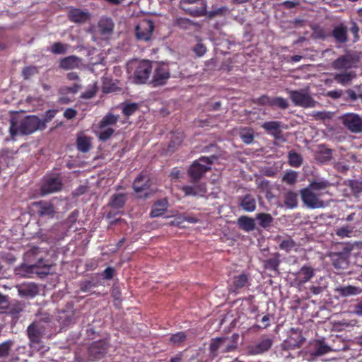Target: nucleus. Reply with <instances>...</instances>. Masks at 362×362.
Instances as JSON below:
<instances>
[{
	"label": "nucleus",
	"mask_w": 362,
	"mask_h": 362,
	"mask_svg": "<svg viewBox=\"0 0 362 362\" xmlns=\"http://www.w3.org/2000/svg\"><path fill=\"white\" fill-rule=\"evenodd\" d=\"M45 129V125L41 119L35 115H28L17 120L12 118L10 121L9 133L13 139L18 135H29L37 129Z\"/></svg>",
	"instance_id": "1"
},
{
	"label": "nucleus",
	"mask_w": 362,
	"mask_h": 362,
	"mask_svg": "<svg viewBox=\"0 0 362 362\" xmlns=\"http://www.w3.org/2000/svg\"><path fill=\"white\" fill-rule=\"evenodd\" d=\"M217 158L215 156L210 157L201 156L194 160L188 169V175L192 183L198 182L204 175L211 170V165Z\"/></svg>",
	"instance_id": "2"
},
{
	"label": "nucleus",
	"mask_w": 362,
	"mask_h": 362,
	"mask_svg": "<svg viewBox=\"0 0 362 362\" xmlns=\"http://www.w3.org/2000/svg\"><path fill=\"white\" fill-rule=\"evenodd\" d=\"M289 98L295 106L303 108L315 107L317 104L308 89L292 90L288 91Z\"/></svg>",
	"instance_id": "3"
},
{
	"label": "nucleus",
	"mask_w": 362,
	"mask_h": 362,
	"mask_svg": "<svg viewBox=\"0 0 362 362\" xmlns=\"http://www.w3.org/2000/svg\"><path fill=\"white\" fill-rule=\"evenodd\" d=\"M300 194L303 203L309 209H320L326 206L325 202L320 199L322 193H315L308 187L301 189Z\"/></svg>",
	"instance_id": "4"
},
{
	"label": "nucleus",
	"mask_w": 362,
	"mask_h": 362,
	"mask_svg": "<svg viewBox=\"0 0 362 362\" xmlns=\"http://www.w3.org/2000/svg\"><path fill=\"white\" fill-rule=\"evenodd\" d=\"M50 265L45 264L42 258H39L35 264L28 265L23 264L18 269V274L27 276L31 274H36L40 277H44L49 273Z\"/></svg>",
	"instance_id": "5"
},
{
	"label": "nucleus",
	"mask_w": 362,
	"mask_h": 362,
	"mask_svg": "<svg viewBox=\"0 0 362 362\" xmlns=\"http://www.w3.org/2000/svg\"><path fill=\"white\" fill-rule=\"evenodd\" d=\"M152 74V64L149 60L137 62L132 75L133 81L136 84L146 83Z\"/></svg>",
	"instance_id": "6"
},
{
	"label": "nucleus",
	"mask_w": 362,
	"mask_h": 362,
	"mask_svg": "<svg viewBox=\"0 0 362 362\" xmlns=\"http://www.w3.org/2000/svg\"><path fill=\"white\" fill-rule=\"evenodd\" d=\"M170 78V70L168 64L160 63L155 68L152 78L148 83L152 87H158L164 86L167 83Z\"/></svg>",
	"instance_id": "7"
},
{
	"label": "nucleus",
	"mask_w": 362,
	"mask_h": 362,
	"mask_svg": "<svg viewBox=\"0 0 362 362\" xmlns=\"http://www.w3.org/2000/svg\"><path fill=\"white\" fill-rule=\"evenodd\" d=\"M352 246L346 245L339 252H332L329 255L332 264L336 269H345L349 266V259L350 257Z\"/></svg>",
	"instance_id": "8"
},
{
	"label": "nucleus",
	"mask_w": 362,
	"mask_h": 362,
	"mask_svg": "<svg viewBox=\"0 0 362 362\" xmlns=\"http://www.w3.org/2000/svg\"><path fill=\"white\" fill-rule=\"evenodd\" d=\"M341 124L352 133L362 132V117L356 113H345L339 117Z\"/></svg>",
	"instance_id": "9"
},
{
	"label": "nucleus",
	"mask_w": 362,
	"mask_h": 362,
	"mask_svg": "<svg viewBox=\"0 0 362 362\" xmlns=\"http://www.w3.org/2000/svg\"><path fill=\"white\" fill-rule=\"evenodd\" d=\"M187 14L193 17L207 16L209 18H213L217 16H222L227 11L225 6L213 9L210 11L206 10V3L202 2V6L196 8H183Z\"/></svg>",
	"instance_id": "10"
},
{
	"label": "nucleus",
	"mask_w": 362,
	"mask_h": 362,
	"mask_svg": "<svg viewBox=\"0 0 362 362\" xmlns=\"http://www.w3.org/2000/svg\"><path fill=\"white\" fill-rule=\"evenodd\" d=\"M154 23L151 20H141L135 28V35L137 40L148 42L151 39L154 30Z\"/></svg>",
	"instance_id": "11"
},
{
	"label": "nucleus",
	"mask_w": 362,
	"mask_h": 362,
	"mask_svg": "<svg viewBox=\"0 0 362 362\" xmlns=\"http://www.w3.org/2000/svg\"><path fill=\"white\" fill-rule=\"evenodd\" d=\"M31 205L33 211L42 218H53L57 213L54 204L48 201L35 202Z\"/></svg>",
	"instance_id": "12"
},
{
	"label": "nucleus",
	"mask_w": 362,
	"mask_h": 362,
	"mask_svg": "<svg viewBox=\"0 0 362 362\" xmlns=\"http://www.w3.org/2000/svg\"><path fill=\"white\" fill-rule=\"evenodd\" d=\"M358 62V58L354 54L348 52L339 57L332 64L335 70H347L356 67Z\"/></svg>",
	"instance_id": "13"
},
{
	"label": "nucleus",
	"mask_w": 362,
	"mask_h": 362,
	"mask_svg": "<svg viewBox=\"0 0 362 362\" xmlns=\"http://www.w3.org/2000/svg\"><path fill=\"white\" fill-rule=\"evenodd\" d=\"M264 131L272 135L274 139V144L277 145L276 141H281L283 142L286 141V139L284 137L282 134V122L280 121H269L264 122L261 126Z\"/></svg>",
	"instance_id": "14"
},
{
	"label": "nucleus",
	"mask_w": 362,
	"mask_h": 362,
	"mask_svg": "<svg viewBox=\"0 0 362 362\" xmlns=\"http://www.w3.org/2000/svg\"><path fill=\"white\" fill-rule=\"evenodd\" d=\"M274 340L267 335H262L257 343L248 346L250 355H260L268 351L272 346Z\"/></svg>",
	"instance_id": "15"
},
{
	"label": "nucleus",
	"mask_w": 362,
	"mask_h": 362,
	"mask_svg": "<svg viewBox=\"0 0 362 362\" xmlns=\"http://www.w3.org/2000/svg\"><path fill=\"white\" fill-rule=\"evenodd\" d=\"M62 188V182L59 176H49L45 178L40 191L42 195L59 192Z\"/></svg>",
	"instance_id": "16"
},
{
	"label": "nucleus",
	"mask_w": 362,
	"mask_h": 362,
	"mask_svg": "<svg viewBox=\"0 0 362 362\" xmlns=\"http://www.w3.org/2000/svg\"><path fill=\"white\" fill-rule=\"evenodd\" d=\"M311 349L309 351L313 359L325 355L332 351V348L326 342L324 338L316 339L310 343Z\"/></svg>",
	"instance_id": "17"
},
{
	"label": "nucleus",
	"mask_w": 362,
	"mask_h": 362,
	"mask_svg": "<svg viewBox=\"0 0 362 362\" xmlns=\"http://www.w3.org/2000/svg\"><path fill=\"white\" fill-rule=\"evenodd\" d=\"M109 348L107 342L105 340L93 341L88 348V353L93 360L102 358L107 354Z\"/></svg>",
	"instance_id": "18"
},
{
	"label": "nucleus",
	"mask_w": 362,
	"mask_h": 362,
	"mask_svg": "<svg viewBox=\"0 0 362 362\" xmlns=\"http://www.w3.org/2000/svg\"><path fill=\"white\" fill-rule=\"evenodd\" d=\"M43 327L38 322L31 323L27 328V335L31 344H39L43 335Z\"/></svg>",
	"instance_id": "19"
},
{
	"label": "nucleus",
	"mask_w": 362,
	"mask_h": 362,
	"mask_svg": "<svg viewBox=\"0 0 362 362\" xmlns=\"http://www.w3.org/2000/svg\"><path fill=\"white\" fill-rule=\"evenodd\" d=\"M192 184V185H184L181 187L185 196L204 197L207 192L206 184L197 182Z\"/></svg>",
	"instance_id": "20"
},
{
	"label": "nucleus",
	"mask_w": 362,
	"mask_h": 362,
	"mask_svg": "<svg viewBox=\"0 0 362 362\" xmlns=\"http://www.w3.org/2000/svg\"><path fill=\"white\" fill-rule=\"evenodd\" d=\"M227 341L228 338L225 337L211 339L209 345V356L211 358L214 359L218 356L219 349H221V352L222 353V350L227 344Z\"/></svg>",
	"instance_id": "21"
},
{
	"label": "nucleus",
	"mask_w": 362,
	"mask_h": 362,
	"mask_svg": "<svg viewBox=\"0 0 362 362\" xmlns=\"http://www.w3.org/2000/svg\"><path fill=\"white\" fill-rule=\"evenodd\" d=\"M275 240L279 243V248L286 253L297 250V243L290 236L284 238L281 235H277Z\"/></svg>",
	"instance_id": "22"
},
{
	"label": "nucleus",
	"mask_w": 362,
	"mask_h": 362,
	"mask_svg": "<svg viewBox=\"0 0 362 362\" xmlns=\"http://www.w3.org/2000/svg\"><path fill=\"white\" fill-rule=\"evenodd\" d=\"M20 296L33 298L39 293V288L35 283H23L18 286Z\"/></svg>",
	"instance_id": "23"
},
{
	"label": "nucleus",
	"mask_w": 362,
	"mask_h": 362,
	"mask_svg": "<svg viewBox=\"0 0 362 362\" xmlns=\"http://www.w3.org/2000/svg\"><path fill=\"white\" fill-rule=\"evenodd\" d=\"M249 277L250 275L246 273H242L233 276V283L231 285V291L234 293H238L241 288L249 286Z\"/></svg>",
	"instance_id": "24"
},
{
	"label": "nucleus",
	"mask_w": 362,
	"mask_h": 362,
	"mask_svg": "<svg viewBox=\"0 0 362 362\" xmlns=\"http://www.w3.org/2000/svg\"><path fill=\"white\" fill-rule=\"evenodd\" d=\"M331 36L339 44L346 43L348 41V29L344 23H340L334 27L332 31Z\"/></svg>",
	"instance_id": "25"
},
{
	"label": "nucleus",
	"mask_w": 362,
	"mask_h": 362,
	"mask_svg": "<svg viewBox=\"0 0 362 362\" xmlns=\"http://www.w3.org/2000/svg\"><path fill=\"white\" fill-rule=\"evenodd\" d=\"M291 332L293 334H297V337H290L287 340L284 341L287 349L294 350L301 347L305 341V338L301 334V333L298 334V330L294 328H292Z\"/></svg>",
	"instance_id": "26"
},
{
	"label": "nucleus",
	"mask_w": 362,
	"mask_h": 362,
	"mask_svg": "<svg viewBox=\"0 0 362 362\" xmlns=\"http://www.w3.org/2000/svg\"><path fill=\"white\" fill-rule=\"evenodd\" d=\"M68 18L71 22L83 23L90 18V14L80 8H72L68 13Z\"/></svg>",
	"instance_id": "27"
},
{
	"label": "nucleus",
	"mask_w": 362,
	"mask_h": 362,
	"mask_svg": "<svg viewBox=\"0 0 362 362\" xmlns=\"http://www.w3.org/2000/svg\"><path fill=\"white\" fill-rule=\"evenodd\" d=\"M280 255L278 252L274 253V257L268 258L263 261V267L266 270L274 272L275 275H279V265L281 263L279 259Z\"/></svg>",
	"instance_id": "28"
},
{
	"label": "nucleus",
	"mask_w": 362,
	"mask_h": 362,
	"mask_svg": "<svg viewBox=\"0 0 362 362\" xmlns=\"http://www.w3.org/2000/svg\"><path fill=\"white\" fill-rule=\"evenodd\" d=\"M80 59L74 55L68 56L61 59L59 62V67L64 70H70L79 66Z\"/></svg>",
	"instance_id": "29"
},
{
	"label": "nucleus",
	"mask_w": 362,
	"mask_h": 362,
	"mask_svg": "<svg viewBox=\"0 0 362 362\" xmlns=\"http://www.w3.org/2000/svg\"><path fill=\"white\" fill-rule=\"evenodd\" d=\"M239 206L247 212H253L256 209V199L250 194L239 199Z\"/></svg>",
	"instance_id": "30"
},
{
	"label": "nucleus",
	"mask_w": 362,
	"mask_h": 362,
	"mask_svg": "<svg viewBox=\"0 0 362 362\" xmlns=\"http://www.w3.org/2000/svg\"><path fill=\"white\" fill-rule=\"evenodd\" d=\"M151 180L146 175L141 173L134 181L133 188L136 192H141L150 187Z\"/></svg>",
	"instance_id": "31"
},
{
	"label": "nucleus",
	"mask_w": 362,
	"mask_h": 362,
	"mask_svg": "<svg viewBox=\"0 0 362 362\" xmlns=\"http://www.w3.org/2000/svg\"><path fill=\"white\" fill-rule=\"evenodd\" d=\"M168 207V202L166 199L158 200L153 206L150 213L151 217H158L164 214Z\"/></svg>",
	"instance_id": "32"
},
{
	"label": "nucleus",
	"mask_w": 362,
	"mask_h": 362,
	"mask_svg": "<svg viewBox=\"0 0 362 362\" xmlns=\"http://www.w3.org/2000/svg\"><path fill=\"white\" fill-rule=\"evenodd\" d=\"M238 227L245 232H250L255 229V219L247 216H241L238 218Z\"/></svg>",
	"instance_id": "33"
},
{
	"label": "nucleus",
	"mask_w": 362,
	"mask_h": 362,
	"mask_svg": "<svg viewBox=\"0 0 362 362\" xmlns=\"http://www.w3.org/2000/svg\"><path fill=\"white\" fill-rule=\"evenodd\" d=\"M336 291L341 297H349L360 294L362 292V289L358 286L349 285L347 286L338 287L337 288Z\"/></svg>",
	"instance_id": "34"
},
{
	"label": "nucleus",
	"mask_w": 362,
	"mask_h": 362,
	"mask_svg": "<svg viewBox=\"0 0 362 362\" xmlns=\"http://www.w3.org/2000/svg\"><path fill=\"white\" fill-rule=\"evenodd\" d=\"M98 28L102 35H110L114 29V23L110 18H102L98 22Z\"/></svg>",
	"instance_id": "35"
},
{
	"label": "nucleus",
	"mask_w": 362,
	"mask_h": 362,
	"mask_svg": "<svg viewBox=\"0 0 362 362\" xmlns=\"http://www.w3.org/2000/svg\"><path fill=\"white\" fill-rule=\"evenodd\" d=\"M77 149L82 153H88L91 148L90 137L85 135L78 136L76 139Z\"/></svg>",
	"instance_id": "36"
},
{
	"label": "nucleus",
	"mask_w": 362,
	"mask_h": 362,
	"mask_svg": "<svg viewBox=\"0 0 362 362\" xmlns=\"http://www.w3.org/2000/svg\"><path fill=\"white\" fill-rule=\"evenodd\" d=\"M255 219L258 221L259 226L264 229L269 228L274 221L272 215L267 213L257 214L255 215Z\"/></svg>",
	"instance_id": "37"
},
{
	"label": "nucleus",
	"mask_w": 362,
	"mask_h": 362,
	"mask_svg": "<svg viewBox=\"0 0 362 362\" xmlns=\"http://www.w3.org/2000/svg\"><path fill=\"white\" fill-rule=\"evenodd\" d=\"M356 77L354 71H345L339 74H336L334 76V79L338 83L345 86L352 81Z\"/></svg>",
	"instance_id": "38"
},
{
	"label": "nucleus",
	"mask_w": 362,
	"mask_h": 362,
	"mask_svg": "<svg viewBox=\"0 0 362 362\" xmlns=\"http://www.w3.org/2000/svg\"><path fill=\"white\" fill-rule=\"evenodd\" d=\"M284 204L288 209L298 206V194L293 191H288L284 195Z\"/></svg>",
	"instance_id": "39"
},
{
	"label": "nucleus",
	"mask_w": 362,
	"mask_h": 362,
	"mask_svg": "<svg viewBox=\"0 0 362 362\" xmlns=\"http://www.w3.org/2000/svg\"><path fill=\"white\" fill-rule=\"evenodd\" d=\"M76 319L74 310L63 311L59 316V321L64 326L74 323Z\"/></svg>",
	"instance_id": "40"
},
{
	"label": "nucleus",
	"mask_w": 362,
	"mask_h": 362,
	"mask_svg": "<svg viewBox=\"0 0 362 362\" xmlns=\"http://www.w3.org/2000/svg\"><path fill=\"white\" fill-rule=\"evenodd\" d=\"M127 201V197L124 194H115L110 200V205L117 209H122Z\"/></svg>",
	"instance_id": "41"
},
{
	"label": "nucleus",
	"mask_w": 362,
	"mask_h": 362,
	"mask_svg": "<svg viewBox=\"0 0 362 362\" xmlns=\"http://www.w3.org/2000/svg\"><path fill=\"white\" fill-rule=\"evenodd\" d=\"M288 163L294 168H299L303 163V158L300 154L291 150L288 153Z\"/></svg>",
	"instance_id": "42"
},
{
	"label": "nucleus",
	"mask_w": 362,
	"mask_h": 362,
	"mask_svg": "<svg viewBox=\"0 0 362 362\" xmlns=\"http://www.w3.org/2000/svg\"><path fill=\"white\" fill-rule=\"evenodd\" d=\"M118 116H116L112 113H108L103 117L99 123V129H103L108 126L115 124L118 121Z\"/></svg>",
	"instance_id": "43"
},
{
	"label": "nucleus",
	"mask_w": 362,
	"mask_h": 362,
	"mask_svg": "<svg viewBox=\"0 0 362 362\" xmlns=\"http://www.w3.org/2000/svg\"><path fill=\"white\" fill-rule=\"evenodd\" d=\"M6 309H8V315H11L13 319L18 320L19 318L20 314L23 310V306L21 303L17 302L10 305H8Z\"/></svg>",
	"instance_id": "44"
},
{
	"label": "nucleus",
	"mask_w": 362,
	"mask_h": 362,
	"mask_svg": "<svg viewBox=\"0 0 362 362\" xmlns=\"http://www.w3.org/2000/svg\"><path fill=\"white\" fill-rule=\"evenodd\" d=\"M354 231V226L351 225H346L338 228L335 230V234L341 238H351L353 235Z\"/></svg>",
	"instance_id": "45"
},
{
	"label": "nucleus",
	"mask_w": 362,
	"mask_h": 362,
	"mask_svg": "<svg viewBox=\"0 0 362 362\" xmlns=\"http://www.w3.org/2000/svg\"><path fill=\"white\" fill-rule=\"evenodd\" d=\"M240 137L246 144H250L254 141V130L252 128H243L240 131Z\"/></svg>",
	"instance_id": "46"
},
{
	"label": "nucleus",
	"mask_w": 362,
	"mask_h": 362,
	"mask_svg": "<svg viewBox=\"0 0 362 362\" xmlns=\"http://www.w3.org/2000/svg\"><path fill=\"white\" fill-rule=\"evenodd\" d=\"M299 275L302 276L300 282L305 283L315 276V272L311 267L304 265L300 268Z\"/></svg>",
	"instance_id": "47"
},
{
	"label": "nucleus",
	"mask_w": 362,
	"mask_h": 362,
	"mask_svg": "<svg viewBox=\"0 0 362 362\" xmlns=\"http://www.w3.org/2000/svg\"><path fill=\"white\" fill-rule=\"evenodd\" d=\"M183 139L184 135L182 133L173 134L168 144V150L173 152L175 151L182 144Z\"/></svg>",
	"instance_id": "48"
},
{
	"label": "nucleus",
	"mask_w": 362,
	"mask_h": 362,
	"mask_svg": "<svg viewBox=\"0 0 362 362\" xmlns=\"http://www.w3.org/2000/svg\"><path fill=\"white\" fill-rule=\"evenodd\" d=\"M174 25L183 30H188L195 23L189 18L178 17L175 20Z\"/></svg>",
	"instance_id": "49"
},
{
	"label": "nucleus",
	"mask_w": 362,
	"mask_h": 362,
	"mask_svg": "<svg viewBox=\"0 0 362 362\" xmlns=\"http://www.w3.org/2000/svg\"><path fill=\"white\" fill-rule=\"evenodd\" d=\"M330 186L331 183L329 181L321 180L312 181L308 187L312 189L313 191H319L326 189Z\"/></svg>",
	"instance_id": "50"
},
{
	"label": "nucleus",
	"mask_w": 362,
	"mask_h": 362,
	"mask_svg": "<svg viewBox=\"0 0 362 362\" xmlns=\"http://www.w3.org/2000/svg\"><path fill=\"white\" fill-rule=\"evenodd\" d=\"M13 344L14 341L11 339L0 344V358H6L9 355Z\"/></svg>",
	"instance_id": "51"
},
{
	"label": "nucleus",
	"mask_w": 362,
	"mask_h": 362,
	"mask_svg": "<svg viewBox=\"0 0 362 362\" xmlns=\"http://www.w3.org/2000/svg\"><path fill=\"white\" fill-rule=\"evenodd\" d=\"M139 105L136 103L124 104L122 107V114L125 117H129L134 115L139 110Z\"/></svg>",
	"instance_id": "52"
},
{
	"label": "nucleus",
	"mask_w": 362,
	"mask_h": 362,
	"mask_svg": "<svg viewBox=\"0 0 362 362\" xmlns=\"http://www.w3.org/2000/svg\"><path fill=\"white\" fill-rule=\"evenodd\" d=\"M69 45L59 42H54L51 48V52L54 54H64L67 52Z\"/></svg>",
	"instance_id": "53"
},
{
	"label": "nucleus",
	"mask_w": 362,
	"mask_h": 362,
	"mask_svg": "<svg viewBox=\"0 0 362 362\" xmlns=\"http://www.w3.org/2000/svg\"><path fill=\"white\" fill-rule=\"evenodd\" d=\"M298 174L293 170L286 172L282 177V181L289 185H293L297 182Z\"/></svg>",
	"instance_id": "54"
},
{
	"label": "nucleus",
	"mask_w": 362,
	"mask_h": 362,
	"mask_svg": "<svg viewBox=\"0 0 362 362\" xmlns=\"http://www.w3.org/2000/svg\"><path fill=\"white\" fill-rule=\"evenodd\" d=\"M187 339V334L184 332H178L170 336L169 341L176 345H180Z\"/></svg>",
	"instance_id": "55"
},
{
	"label": "nucleus",
	"mask_w": 362,
	"mask_h": 362,
	"mask_svg": "<svg viewBox=\"0 0 362 362\" xmlns=\"http://www.w3.org/2000/svg\"><path fill=\"white\" fill-rule=\"evenodd\" d=\"M289 105L286 99L282 97H273L272 107H278L281 110H286Z\"/></svg>",
	"instance_id": "56"
},
{
	"label": "nucleus",
	"mask_w": 362,
	"mask_h": 362,
	"mask_svg": "<svg viewBox=\"0 0 362 362\" xmlns=\"http://www.w3.org/2000/svg\"><path fill=\"white\" fill-rule=\"evenodd\" d=\"M239 337L238 334H233L232 335V342L227 343L224 349L222 350V353L226 354L235 351L237 349V341Z\"/></svg>",
	"instance_id": "57"
},
{
	"label": "nucleus",
	"mask_w": 362,
	"mask_h": 362,
	"mask_svg": "<svg viewBox=\"0 0 362 362\" xmlns=\"http://www.w3.org/2000/svg\"><path fill=\"white\" fill-rule=\"evenodd\" d=\"M273 102V97H270L267 95H262L260 97L254 100V103L259 105H268L272 107Z\"/></svg>",
	"instance_id": "58"
},
{
	"label": "nucleus",
	"mask_w": 362,
	"mask_h": 362,
	"mask_svg": "<svg viewBox=\"0 0 362 362\" xmlns=\"http://www.w3.org/2000/svg\"><path fill=\"white\" fill-rule=\"evenodd\" d=\"M100 130L98 138L103 141L108 140L115 132V130L111 127H106Z\"/></svg>",
	"instance_id": "59"
},
{
	"label": "nucleus",
	"mask_w": 362,
	"mask_h": 362,
	"mask_svg": "<svg viewBox=\"0 0 362 362\" xmlns=\"http://www.w3.org/2000/svg\"><path fill=\"white\" fill-rule=\"evenodd\" d=\"M80 87V85L77 83H74L71 86H62L59 88V93L62 95L67 93L75 94L78 91Z\"/></svg>",
	"instance_id": "60"
},
{
	"label": "nucleus",
	"mask_w": 362,
	"mask_h": 362,
	"mask_svg": "<svg viewBox=\"0 0 362 362\" xmlns=\"http://www.w3.org/2000/svg\"><path fill=\"white\" fill-rule=\"evenodd\" d=\"M37 74V69L35 66H25L22 70V76L24 79H29L32 76Z\"/></svg>",
	"instance_id": "61"
},
{
	"label": "nucleus",
	"mask_w": 362,
	"mask_h": 362,
	"mask_svg": "<svg viewBox=\"0 0 362 362\" xmlns=\"http://www.w3.org/2000/svg\"><path fill=\"white\" fill-rule=\"evenodd\" d=\"M57 112V110L54 109L47 110L43 115V119H41V121L44 122V125L46 126V123L52 121V119L55 117Z\"/></svg>",
	"instance_id": "62"
},
{
	"label": "nucleus",
	"mask_w": 362,
	"mask_h": 362,
	"mask_svg": "<svg viewBox=\"0 0 362 362\" xmlns=\"http://www.w3.org/2000/svg\"><path fill=\"white\" fill-rule=\"evenodd\" d=\"M115 274V269L112 267H107L102 273L103 279L111 280Z\"/></svg>",
	"instance_id": "63"
},
{
	"label": "nucleus",
	"mask_w": 362,
	"mask_h": 362,
	"mask_svg": "<svg viewBox=\"0 0 362 362\" xmlns=\"http://www.w3.org/2000/svg\"><path fill=\"white\" fill-rule=\"evenodd\" d=\"M95 286V284L91 281H84L80 283V289L83 292H88Z\"/></svg>",
	"instance_id": "64"
}]
</instances>
